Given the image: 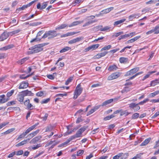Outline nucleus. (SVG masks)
Instances as JSON below:
<instances>
[{"mask_svg": "<svg viewBox=\"0 0 159 159\" xmlns=\"http://www.w3.org/2000/svg\"><path fill=\"white\" fill-rule=\"evenodd\" d=\"M41 39H40L38 37H36L35 38H34L31 40L30 41L31 43H33L34 42L39 41L41 40Z\"/></svg>", "mask_w": 159, "mask_h": 159, "instance_id": "obj_59", "label": "nucleus"}, {"mask_svg": "<svg viewBox=\"0 0 159 159\" xmlns=\"http://www.w3.org/2000/svg\"><path fill=\"white\" fill-rule=\"evenodd\" d=\"M73 78V77H69L66 81L65 84L66 85H68V84L72 81Z\"/></svg>", "mask_w": 159, "mask_h": 159, "instance_id": "obj_44", "label": "nucleus"}, {"mask_svg": "<svg viewBox=\"0 0 159 159\" xmlns=\"http://www.w3.org/2000/svg\"><path fill=\"white\" fill-rule=\"evenodd\" d=\"M39 124V123H37L31 127L25 130L24 133L26 134V135L29 133L31 131L34 129L35 127L37 126Z\"/></svg>", "mask_w": 159, "mask_h": 159, "instance_id": "obj_8", "label": "nucleus"}, {"mask_svg": "<svg viewBox=\"0 0 159 159\" xmlns=\"http://www.w3.org/2000/svg\"><path fill=\"white\" fill-rule=\"evenodd\" d=\"M155 34H157L159 33V25H158L155 27L153 29Z\"/></svg>", "mask_w": 159, "mask_h": 159, "instance_id": "obj_34", "label": "nucleus"}, {"mask_svg": "<svg viewBox=\"0 0 159 159\" xmlns=\"http://www.w3.org/2000/svg\"><path fill=\"white\" fill-rule=\"evenodd\" d=\"M159 94V90H157L155 92H154V93H151L150 95L151 97H153L155 96L156 95L158 94Z\"/></svg>", "mask_w": 159, "mask_h": 159, "instance_id": "obj_45", "label": "nucleus"}, {"mask_svg": "<svg viewBox=\"0 0 159 159\" xmlns=\"http://www.w3.org/2000/svg\"><path fill=\"white\" fill-rule=\"evenodd\" d=\"M23 153V151L22 150H20L17 152H16V155L17 156L22 155Z\"/></svg>", "mask_w": 159, "mask_h": 159, "instance_id": "obj_53", "label": "nucleus"}, {"mask_svg": "<svg viewBox=\"0 0 159 159\" xmlns=\"http://www.w3.org/2000/svg\"><path fill=\"white\" fill-rule=\"evenodd\" d=\"M14 92V90L12 89L9 92H7V96L8 98L10 97L12 95Z\"/></svg>", "mask_w": 159, "mask_h": 159, "instance_id": "obj_37", "label": "nucleus"}, {"mask_svg": "<svg viewBox=\"0 0 159 159\" xmlns=\"http://www.w3.org/2000/svg\"><path fill=\"white\" fill-rule=\"evenodd\" d=\"M29 77H30V75H27L26 76H25V75H22L20 76V78L21 79H25Z\"/></svg>", "mask_w": 159, "mask_h": 159, "instance_id": "obj_60", "label": "nucleus"}, {"mask_svg": "<svg viewBox=\"0 0 159 159\" xmlns=\"http://www.w3.org/2000/svg\"><path fill=\"white\" fill-rule=\"evenodd\" d=\"M84 22V20L82 21H77L73 22L71 24H70L69 25V27H71L73 26H76L79 24H80L82 23H83Z\"/></svg>", "mask_w": 159, "mask_h": 159, "instance_id": "obj_16", "label": "nucleus"}, {"mask_svg": "<svg viewBox=\"0 0 159 159\" xmlns=\"http://www.w3.org/2000/svg\"><path fill=\"white\" fill-rule=\"evenodd\" d=\"M16 102L14 101H13L10 102H9L7 103V106H9L14 104H15L16 103Z\"/></svg>", "mask_w": 159, "mask_h": 159, "instance_id": "obj_49", "label": "nucleus"}, {"mask_svg": "<svg viewBox=\"0 0 159 159\" xmlns=\"http://www.w3.org/2000/svg\"><path fill=\"white\" fill-rule=\"evenodd\" d=\"M119 61L121 63H126L128 61V58L124 57H121L120 58Z\"/></svg>", "mask_w": 159, "mask_h": 159, "instance_id": "obj_27", "label": "nucleus"}, {"mask_svg": "<svg viewBox=\"0 0 159 159\" xmlns=\"http://www.w3.org/2000/svg\"><path fill=\"white\" fill-rule=\"evenodd\" d=\"M129 37V35L128 34H125L120 36L118 38V39L120 40L122 39H125Z\"/></svg>", "mask_w": 159, "mask_h": 159, "instance_id": "obj_30", "label": "nucleus"}, {"mask_svg": "<svg viewBox=\"0 0 159 159\" xmlns=\"http://www.w3.org/2000/svg\"><path fill=\"white\" fill-rule=\"evenodd\" d=\"M34 107L30 103L27 107V108L30 110L33 109Z\"/></svg>", "mask_w": 159, "mask_h": 159, "instance_id": "obj_58", "label": "nucleus"}, {"mask_svg": "<svg viewBox=\"0 0 159 159\" xmlns=\"http://www.w3.org/2000/svg\"><path fill=\"white\" fill-rule=\"evenodd\" d=\"M121 75V73L119 72L113 73L108 76L107 80H111L116 79L120 76Z\"/></svg>", "mask_w": 159, "mask_h": 159, "instance_id": "obj_5", "label": "nucleus"}, {"mask_svg": "<svg viewBox=\"0 0 159 159\" xmlns=\"http://www.w3.org/2000/svg\"><path fill=\"white\" fill-rule=\"evenodd\" d=\"M118 69L117 66L115 65L110 66L108 69V70L110 71H113L116 70Z\"/></svg>", "mask_w": 159, "mask_h": 159, "instance_id": "obj_20", "label": "nucleus"}, {"mask_svg": "<svg viewBox=\"0 0 159 159\" xmlns=\"http://www.w3.org/2000/svg\"><path fill=\"white\" fill-rule=\"evenodd\" d=\"M26 8H27L26 5H23L21 7H20L17 9L16 11V12L18 13L20 11L23 10Z\"/></svg>", "mask_w": 159, "mask_h": 159, "instance_id": "obj_33", "label": "nucleus"}, {"mask_svg": "<svg viewBox=\"0 0 159 159\" xmlns=\"http://www.w3.org/2000/svg\"><path fill=\"white\" fill-rule=\"evenodd\" d=\"M113 101V99H110L103 102L101 106L102 107L106 106L112 102Z\"/></svg>", "mask_w": 159, "mask_h": 159, "instance_id": "obj_17", "label": "nucleus"}, {"mask_svg": "<svg viewBox=\"0 0 159 159\" xmlns=\"http://www.w3.org/2000/svg\"><path fill=\"white\" fill-rule=\"evenodd\" d=\"M113 9L114 7H110L103 10L100 12V14H102L107 13L111 11Z\"/></svg>", "mask_w": 159, "mask_h": 159, "instance_id": "obj_13", "label": "nucleus"}, {"mask_svg": "<svg viewBox=\"0 0 159 159\" xmlns=\"http://www.w3.org/2000/svg\"><path fill=\"white\" fill-rule=\"evenodd\" d=\"M57 75V73H54L52 74V75H47V77L51 80H53L54 79L55 76Z\"/></svg>", "mask_w": 159, "mask_h": 159, "instance_id": "obj_29", "label": "nucleus"}, {"mask_svg": "<svg viewBox=\"0 0 159 159\" xmlns=\"http://www.w3.org/2000/svg\"><path fill=\"white\" fill-rule=\"evenodd\" d=\"M120 50V48H117L115 49H114L112 50H111L110 51V52L111 53H112L113 54L116 52L119 51Z\"/></svg>", "mask_w": 159, "mask_h": 159, "instance_id": "obj_57", "label": "nucleus"}, {"mask_svg": "<svg viewBox=\"0 0 159 159\" xmlns=\"http://www.w3.org/2000/svg\"><path fill=\"white\" fill-rule=\"evenodd\" d=\"M8 36L9 35L6 32H4L0 36V41H3L7 39Z\"/></svg>", "mask_w": 159, "mask_h": 159, "instance_id": "obj_10", "label": "nucleus"}, {"mask_svg": "<svg viewBox=\"0 0 159 159\" xmlns=\"http://www.w3.org/2000/svg\"><path fill=\"white\" fill-rule=\"evenodd\" d=\"M28 59V58L27 57H25L24 58L21 60H19L17 62L18 64H19L20 65L22 64L23 63H24L25 61Z\"/></svg>", "mask_w": 159, "mask_h": 159, "instance_id": "obj_28", "label": "nucleus"}, {"mask_svg": "<svg viewBox=\"0 0 159 159\" xmlns=\"http://www.w3.org/2000/svg\"><path fill=\"white\" fill-rule=\"evenodd\" d=\"M84 39V37H77L75 39H74L75 40V43L79 42L81 40H83Z\"/></svg>", "mask_w": 159, "mask_h": 159, "instance_id": "obj_47", "label": "nucleus"}, {"mask_svg": "<svg viewBox=\"0 0 159 159\" xmlns=\"http://www.w3.org/2000/svg\"><path fill=\"white\" fill-rule=\"evenodd\" d=\"M28 83L27 82H23L21 83L20 84V85L19 86L18 88L19 89H24L28 87Z\"/></svg>", "mask_w": 159, "mask_h": 159, "instance_id": "obj_15", "label": "nucleus"}, {"mask_svg": "<svg viewBox=\"0 0 159 159\" xmlns=\"http://www.w3.org/2000/svg\"><path fill=\"white\" fill-rule=\"evenodd\" d=\"M110 28V27L109 26H105L103 28V27H102V30H101V31H107V30H109Z\"/></svg>", "mask_w": 159, "mask_h": 159, "instance_id": "obj_54", "label": "nucleus"}, {"mask_svg": "<svg viewBox=\"0 0 159 159\" xmlns=\"http://www.w3.org/2000/svg\"><path fill=\"white\" fill-rule=\"evenodd\" d=\"M48 5V2H44L42 4L40 9H43L46 8Z\"/></svg>", "mask_w": 159, "mask_h": 159, "instance_id": "obj_48", "label": "nucleus"}, {"mask_svg": "<svg viewBox=\"0 0 159 159\" xmlns=\"http://www.w3.org/2000/svg\"><path fill=\"white\" fill-rule=\"evenodd\" d=\"M59 34H57L56 31L54 30H49L46 32L44 35L42 37V38L44 39L48 37V39H51Z\"/></svg>", "mask_w": 159, "mask_h": 159, "instance_id": "obj_3", "label": "nucleus"}, {"mask_svg": "<svg viewBox=\"0 0 159 159\" xmlns=\"http://www.w3.org/2000/svg\"><path fill=\"white\" fill-rule=\"evenodd\" d=\"M139 114L136 113L134 114L131 117L132 119H137L139 116Z\"/></svg>", "mask_w": 159, "mask_h": 159, "instance_id": "obj_35", "label": "nucleus"}, {"mask_svg": "<svg viewBox=\"0 0 159 159\" xmlns=\"http://www.w3.org/2000/svg\"><path fill=\"white\" fill-rule=\"evenodd\" d=\"M99 45L98 44L93 45L88 47L87 48L85 49V50L86 51H88L90 50H93L96 49L99 47Z\"/></svg>", "mask_w": 159, "mask_h": 159, "instance_id": "obj_9", "label": "nucleus"}, {"mask_svg": "<svg viewBox=\"0 0 159 159\" xmlns=\"http://www.w3.org/2000/svg\"><path fill=\"white\" fill-rule=\"evenodd\" d=\"M24 97L25 96L21 92L20 93L17 95V99L20 102V103L21 104L23 102Z\"/></svg>", "mask_w": 159, "mask_h": 159, "instance_id": "obj_11", "label": "nucleus"}, {"mask_svg": "<svg viewBox=\"0 0 159 159\" xmlns=\"http://www.w3.org/2000/svg\"><path fill=\"white\" fill-rule=\"evenodd\" d=\"M26 135V134L24 133V132L22 134H20L18 137V138L17 139V140H18L20 139H22L25 137Z\"/></svg>", "mask_w": 159, "mask_h": 159, "instance_id": "obj_50", "label": "nucleus"}, {"mask_svg": "<svg viewBox=\"0 0 159 159\" xmlns=\"http://www.w3.org/2000/svg\"><path fill=\"white\" fill-rule=\"evenodd\" d=\"M107 53V52H101L100 53L96 55L95 56V58H99L105 56Z\"/></svg>", "mask_w": 159, "mask_h": 159, "instance_id": "obj_22", "label": "nucleus"}, {"mask_svg": "<svg viewBox=\"0 0 159 159\" xmlns=\"http://www.w3.org/2000/svg\"><path fill=\"white\" fill-rule=\"evenodd\" d=\"M151 139L150 138L146 139L143 142H142L140 146H142L146 145L150 142Z\"/></svg>", "mask_w": 159, "mask_h": 159, "instance_id": "obj_23", "label": "nucleus"}, {"mask_svg": "<svg viewBox=\"0 0 159 159\" xmlns=\"http://www.w3.org/2000/svg\"><path fill=\"white\" fill-rule=\"evenodd\" d=\"M156 71H151V72H148L147 74L145 76H144L143 77V78L142 79V80L144 81L146 79L148 78L152 74H153V73L156 72Z\"/></svg>", "mask_w": 159, "mask_h": 159, "instance_id": "obj_25", "label": "nucleus"}, {"mask_svg": "<svg viewBox=\"0 0 159 159\" xmlns=\"http://www.w3.org/2000/svg\"><path fill=\"white\" fill-rule=\"evenodd\" d=\"M20 31V30L18 29L15 30L14 31H12L10 32V33L11 34V35H13L14 34H16L18 33H19Z\"/></svg>", "mask_w": 159, "mask_h": 159, "instance_id": "obj_56", "label": "nucleus"}, {"mask_svg": "<svg viewBox=\"0 0 159 159\" xmlns=\"http://www.w3.org/2000/svg\"><path fill=\"white\" fill-rule=\"evenodd\" d=\"M129 154L128 153H125V154H123L122 155V157L121 158V159H126L128 157V156Z\"/></svg>", "mask_w": 159, "mask_h": 159, "instance_id": "obj_55", "label": "nucleus"}, {"mask_svg": "<svg viewBox=\"0 0 159 159\" xmlns=\"http://www.w3.org/2000/svg\"><path fill=\"white\" fill-rule=\"evenodd\" d=\"M16 154V151H14L11 153H10L7 156V157L8 158L12 157Z\"/></svg>", "mask_w": 159, "mask_h": 159, "instance_id": "obj_61", "label": "nucleus"}, {"mask_svg": "<svg viewBox=\"0 0 159 159\" xmlns=\"http://www.w3.org/2000/svg\"><path fill=\"white\" fill-rule=\"evenodd\" d=\"M9 100V99H0V103H3L7 102Z\"/></svg>", "mask_w": 159, "mask_h": 159, "instance_id": "obj_62", "label": "nucleus"}, {"mask_svg": "<svg viewBox=\"0 0 159 159\" xmlns=\"http://www.w3.org/2000/svg\"><path fill=\"white\" fill-rule=\"evenodd\" d=\"M149 99L148 98H146L143 101H141L138 103L139 105H143L146 102L148 101Z\"/></svg>", "mask_w": 159, "mask_h": 159, "instance_id": "obj_42", "label": "nucleus"}, {"mask_svg": "<svg viewBox=\"0 0 159 159\" xmlns=\"http://www.w3.org/2000/svg\"><path fill=\"white\" fill-rule=\"evenodd\" d=\"M125 20V19H122L120 20H117L114 22V26H116L120 24L123 22H124Z\"/></svg>", "mask_w": 159, "mask_h": 159, "instance_id": "obj_24", "label": "nucleus"}, {"mask_svg": "<svg viewBox=\"0 0 159 159\" xmlns=\"http://www.w3.org/2000/svg\"><path fill=\"white\" fill-rule=\"evenodd\" d=\"M95 21L94 20H91L89 21L86 23H85L83 25V27H85L89 25L92 24Z\"/></svg>", "mask_w": 159, "mask_h": 159, "instance_id": "obj_40", "label": "nucleus"}, {"mask_svg": "<svg viewBox=\"0 0 159 159\" xmlns=\"http://www.w3.org/2000/svg\"><path fill=\"white\" fill-rule=\"evenodd\" d=\"M44 45L43 44H39L35 45L29 48L30 51H28V54H32L39 52L43 50L42 47Z\"/></svg>", "mask_w": 159, "mask_h": 159, "instance_id": "obj_2", "label": "nucleus"}, {"mask_svg": "<svg viewBox=\"0 0 159 159\" xmlns=\"http://www.w3.org/2000/svg\"><path fill=\"white\" fill-rule=\"evenodd\" d=\"M143 73V72H139L137 73H136L133 76H132L131 77H130L129 78V79L132 80V79H134V78H135L136 76H137L138 75H140Z\"/></svg>", "mask_w": 159, "mask_h": 159, "instance_id": "obj_46", "label": "nucleus"}, {"mask_svg": "<svg viewBox=\"0 0 159 159\" xmlns=\"http://www.w3.org/2000/svg\"><path fill=\"white\" fill-rule=\"evenodd\" d=\"M50 98H47L46 99H44L43 100H42V101L40 102V103L41 104H44V103H48L50 101Z\"/></svg>", "mask_w": 159, "mask_h": 159, "instance_id": "obj_38", "label": "nucleus"}, {"mask_svg": "<svg viewBox=\"0 0 159 159\" xmlns=\"http://www.w3.org/2000/svg\"><path fill=\"white\" fill-rule=\"evenodd\" d=\"M13 44H10L2 48H0V51H5L8 49L14 47Z\"/></svg>", "mask_w": 159, "mask_h": 159, "instance_id": "obj_14", "label": "nucleus"}, {"mask_svg": "<svg viewBox=\"0 0 159 159\" xmlns=\"http://www.w3.org/2000/svg\"><path fill=\"white\" fill-rule=\"evenodd\" d=\"M71 49L70 48L68 47H65L64 48H62V49H61L60 51V53H62L65 52L67 51H68L70 49Z\"/></svg>", "mask_w": 159, "mask_h": 159, "instance_id": "obj_32", "label": "nucleus"}, {"mask_svg": "<svg viewBox=\"0 0 159 159\" xmlns=\"http://www.w3.org/2000/svg\"><path fill=\"white\" fill-rule=\"evenodd\" d=\"M130 89L127 87H125L121 91V93H124L125 92H127L129 91Z\"/></svg>", "mask_w": 159, "mask_h": 159, "instance_id": "obj_52", "label": "nucleus"}, {"mask_svg": "<svg viewBox=\"0 0 159 159\" xmlns=\"http://www.w3.org/2000/svg\"><path fill=\"white\" fill-rule=\"evenodd\" d=\"M130 113H129L126 110L122 111L121 110V111L120 112V116H122L124 115H125V116H128Z\"/></svg>", "mask_w": 159, "mask_h": 159, "instance_id": "obj_31", "label": "nucleus"}, {"mask_svg": "<svg viewBox=\"0 0 159 159\" xmlns=\"http://www.w3.org/2000/svg\"><path fill=\"white\" fill-rule=\"evenodd\" d=\"M44 92L42 91H39L37 92L36 94V96L40 97L44 96Z\"/></svg>", "mask_w": 159, "mask_h": 159, "instance_id": "obj_36", "label": "nucleus"}, {"mask_svg": "<svg viewBox=\"0 0 159 159\" xmlns=\"http://www.w3.org/2000/svg\"><path fill=\"white\" fill-rule=\"evenodd\" d=\"M111 45H108L107 46H105L103 48H102L101 49V51H102L103 50H109V49L111 47Z\"/></svg>", "mask_w": 159, "mask_h": 159, "instance_id": "obj_51", "label": "nucleus"}, {"mask_svg": "<svg viewBox=\"0 0 159 159\" xmlns=\"http://www.w3.org/2000/svg\"><path fill=\"white\" fill-rule=\"evenodd\" d=\"M24 96H33L34 94L32 93L31 91H29L28 90L22 92Z\"/></svg>", "mask_w": 159, "mask_h": 159, "instance_id": "obj_12", "label": "nucleus"}, {"mask_svg": "<svg viewBox=\"0 0 159 159\" xmlns=\"http://www.w3.org/2000/svg\"><path fill=\"white\" fill-rule=\"evenodd\" d=\"M129 107L130 109L133 110L134 111H137L140 109V107L138 105V103L136 104L132 102L129 105Z\"/></svg>", "mask_w": 159, "mask_h": 159, "instance_id": "obj_6", "label": "nucleus"}, {"mask_svg": "<svg viewBox=\"0 0 159 159\" xmlns=\"http://www.w3.org/2000/svg\"><path fill=\"white\" fill-rule=\"evenodd\" d=\"M139 67H136L134 68L129 71L127 72L125 74V76H129V75H132L136 73L137 71H139Z\"/></svg>", "mask_w": 159, "mask_h": 159, "instance_id": "obj_7", "label": "nucleus"}, {"mask_svg": "<svg viewBox=\"0 0 159 159\" xmlns=\"http://www.w3.org/2000/svg\"><path fill=\"white\" fill-rule=\"evenodd\" d=\"M81 86L80 84H79L76 87L74 94L73 98L74 99H76L82 92L83 89Z\"/></svg>", "mask_w": 159, "mask_h": 159, "instance_id": "obj_4", "label": "nucleus"}, {"mask_svg": "<svg viewBox=\"0 0 159 159\" xmlns=\"http://www.w3.org/2000/svg\"><path fill=\"white\" fill-rule=\"evenodd\" d=\"M143 154V153H140L137 154L135 157H134V159H136V158H141V156Z\"/></svg>", "mask_w": 159, "mask_h": 159, "instance_id": "obj_63", "label": "nucleus"}, {"mask_svg": "<svg viewBox=\"0 0 159 159\" xmlns=\"http://www.w3.org/2000/svg\"><path fill=\"white\" fill-rule=\"evenodd\" d=\"M158 116H159V111L156 112L155 114L151 117L152 119H154Z\"/></svg>", "mask_w": 159, "mask_h": 159, "instance_id": "obj_64", "label": "nucleus"}, {"mask_svg": "<svg viewBox=\"0 0 159 159\" xmlns=\"http://www.w3.org/2000/svg\"><path fill=\"white\" fill-rule=\"evenodd\" d=\"M102 25H98L94 27L92 29L93 31H98L99 30H100V31H101V30H102Z\"/></svg>", "mask_w": 159, "mask_h": 159, "instance_id": "obj_26", "label": "nucleus"}, {"mask_svg": "<svg viewBox=\"0 0 159 159\" xmlns=\"http://www.w3.org/2000/svg\"><path fill=\"white\" fill-rule=\"evenodd\" d=\"M123 154V153H120L116 155L113 157V159H119L120 157H121Z\"/></svg>", "mask_w": 159, "mask_h": 159, "instance_id": "obj_39", "label": "nucleus"}, {"mask_svg": "<svg viewBox=\"0 0 159 159\" xmlns=\"http://www.w3.org/2000/svg\"><path fill=\"white\" fill-rule=\"evenodd\" d=\"M84 151L83 150H79L77 153V156H80L82 155L84 153Z\"/></svg>", "mask_w": 159, "mask_h": 159, "instance_id": "obj_41", "label": "nucleus"}, {"mask_svg": "<svg viewBox=\"0 0 159 159\" xmlns=\"http://www.w3.org/2000/svg\"><path fill=\"white\" fill-rule=\"evenodd\" d=\"M30 139L24 140L21 141V142L19 143L16 145V147H19L22 145H25L26 143L29 141Z\"/></svg>", "mask_w": 159, "mask_h": 159, "instance_id": "obj_21", "label": "nucleus"}, {"mask_svg": "<svg viewBox=\"0 0 159 159\" xmlns=\"http://www.w3.org/2000/svg\"><path fill=\"white\" fill-rule=\"evenodd\" d=\"M69 26L68 25L66 24H62L60 25H58L55 28L56 30H58L61 29H64L66 27Z\"/></svg>", "mask_w": 159, "mask_h": 159, "instance_id": "obj_18", "label": "nucleus"}, {"mask_svg": "<svg viewBox=\"0 0 159 159\" xmlns=\"http://www.w3.org/2000/svg\"><path fill=\"white\" fill-rule=\"evenodd\" d=\"M123 31L117 33H115V34L113 35L112 36V37L113 38L117 37L118 36L122 34H123Z\"/></svg>", "mask_w": 159, "mask_h": 159, "instance_id": "obj_43", "label": "nucleus"}, {"mask_svg": "<svg viewBox=\"0 0 159 159\" xmlns=\"http://www.w3.org/2000/svg\"><path fill=\"white\" fill-rule=\"evenodd\" d=\"M41 138V136H37L32 139L30 141V143H35L36 142L38 141Z\"/></svg>", "mask_w": 159, "mask_h": 159, "instance_id": "obj_19", "label": "nucleus"}, {"mask_svg": "<svg viewBox=\"0 0 159 159\" xmlns=\"http://www.w3.org/2000/svg\"><path fill=\"white\" fill-rule=\"evenodd\" d=\"M88 126H84L81 127L77 131L76 133L70 137L67 140L63 143V145L69 143L71 140L75 139L76 138L81 137L82 133L88 128Z\"/></svg>", "mask_w": 159, "mask_h": 159, "instance_id": "obj_1", "label": "nucleus"}]
</instances>
